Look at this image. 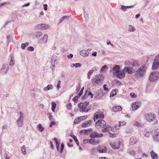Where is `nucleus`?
Returning a JSON list of instances; mask_svg holds the SVG:
<instances>
[{"label": "nucleus", "mask_w": 159, "mask_h": 159, "mask_svg": "<svg viewBox=\"0 0 159 159\" xmlns=\"http://www.w3.org/2000/svg\"><path fill=\"white\" fill-rule=\"evenodd\" d=\"M95 126L97 129L102 128L105 127L104 129H102V131L103 132H108L110 130H112L111 126L106 125L105 121L102 119L98 120L95 123Z\"/></svg>", "instance_id": "nucleus-1"}, {"label": "nucleus", "mask_w": 159, "mask_h": 159, "mask_svg": "<svg viewBox=\"0 0 159 159\" xmlns=\"http://www.w3.org/2000/svg\"><path fill=\"white\" fill-rule=\"evenodd\" d=\"M104 79V77L102 74L97 75L95 78L92 80V84L94 85H97L101 84Z\"/></svg>", "instance_id": "nucleus-2"}, {"label": "nucleus", "mask_w": 159, "mask_h": 159, "mask_svg": "<svg viewBox=\"0 0 159 159\" xmlns=\"http://www.w3.org/2000/svg\"><path fill=\"white\" fill-rule=\"evenodd\" d=\"M89 103V102L87 101L84 103L80 102L78 104V107L80 112H87L89 111V109L87 107Z\"/></svg>", "instance_id": "nucleus-3"}, {"label": "nucleus", "mask_w": 159, "mask_h": 159, "mask_svg": "<svg viewBox=\"0 0 159 159\" xmlns=\"http://www.w3.org/2000/svg\"><path fill=\"white\" fill-rule=\"evenodd\" d=\"M146 68L145 65H143L139 68L135 72V75L139 78L143 76L145 72Z\"/></svg>", "instance_id": "nucleus-4"}, {"label": "nucleus", "mask_w": 159, "mask_h": 159, "mask_svg": "<svg viewBox=\"0 0 159 159\" xmlns=\"http://www.w3.org/2000/svg\"><path fill=\"white\" fill-rule=\"evenodd\" d=\"M159 77V73L158 71H154L152 72L149 77V80L152 82H155Z\"/></svg>", "instance_id": "nucleus-5"}, {"label": "nucleus", "mask_w": 159, "mask_h": 159, "mask_svg": "<svg viewBox=\"0 0 159 159\" xmlns=\"http://www.w3.org/2000/svg\"><path fill=\"white\" fill-rule=\"evenodd\" d=\"M144 117L148 121H153L156 118V116L154 113H146L144 115Z\"/></svg>", "instance_id": "nucleus-6"}, {"label": "nucleus", "mask_w": 159, "mask_h": 159, "mask_svg": "<svg viewBox=\"0 0 159 159\" xmlns=\"http://www.w3.org/2000/svg\"><path fill=\"white\" fill-rule=\"evenodd\" d=\"M104 118V115L102 112H97L94 115L93 120L95 121L96 120L99 118L103 119Z\"/></svg>", "instance_id": "nucleus-7"}, {"label": "nucleus", "mask_w": 159, "mask_h": 159, "mask_svg": "<svg viewBox=\"0 0 159 159\" xmlns=\"http://www.w3.org/2000/svg\"><path fill=\"white\" fill-rule=\"evenodd\" d=\"M36 27L38 29L46 30L49 28L50 25H47L46 24H38L36 26Z\"/></svg>", "instance_id": "nucleus-8"}, {"label": "nucleus", "mask_w": 159, "mask_h": 159, "mask_svg": "<svg viewBox=\"0 0 159 159\" xmlns=\"http://www.w3.org/2000/svg\"><path fill=\"white\" fill-rule=\"evenodd\" d=\"M153 140L155 142H159V130L156 129L155 134L152 135Z\"/></svg>", "instance_id": "nucleus-9"}, {"label": "nucleus", "mask_w": 159, "mask_h": 159, "mask_svg": "<svg viewBox=\"0 0 159 159\" xmlns=\"http://www.w3.org/2000/svg\"><path fill=\"white\" fill-rule=\"evenodd\" d=\"M48 36L46 34H44L43 37L41 38L39 41V43H40L46 44L47 43L48 40Z\"/></svg>", "instance_id": "nucleus-10"}, {"label": "nucleus", "mask_w": 159, "mask_h": 159, "mask_svg": "<svg viewBox=\"0 0 159 159\" xmlns=\"http://www.w3.org/2000/svg\"><path fill=\"white\" fill-rule=\"evenodd\" d=\"M103 136L102 134H99L96 132H92L90 135V137L92 138H99L102 137Z\"/></svg>", "instance_id": "nucleus-11"}, {"label": "nucleus", "mask_w": 159, "mask_h": 159, "mask_svg": "<svg viewBox=\"0 0 159 159\" xmlns=\"http://www.w3.org/2000/svg\"><path fill=\"white\" fill-rule=\"evenodd\" d=\"M8 69V65L6 64H3L2 66V67L1 69V73L4 75L6 74Z\"/></svg>", "instance_id": "nucleus-12"}, {"label": "nucleus", "mask_w": 159, "mask_h": 159, "mask_svg": "<svg viewBox=\"0 0 159 159\" xmlns=\"http://www.w3.org/2000/svg\"><path fill=\"white\" fill-rule=\"evenodd\" d=\"M141 104L140 102H136L132 105V107L133 110L135 111L139 108L141 106Z\"/></svg>", "instance_id": "nucleus-13"}, {"label": "nucleus", "mask_w": 159, "mask_h": 159, "mask_svg": "<svg viewBox=\"0 0 159 159\" xmlns=\"http://www.w3.org/2000/svg\"><path fill=\"white\" fill-rule=\"evenodd\" d=\"M124 70H120L118 72V73L116 74L115 76H116L117 78L119 79L123 78L125 76V74Z\"/></svg>", "instance_id": "nucleus-14"}, {"label": "nucleus", "mask_w": 159, "mask_h": 159, "mask_svg": "<svg viewBox=\"0 0 159 159\" xmlns=\"http://www.w3.org/2000/svg\"><path fill=\"white\" fill-rule=\"evenodd\" d=\"M120 66H119L118 65H115L111 69V71H113V74L114 75H115L117 73H118V72L120 70Z\"/></svg>", "instance_id": "nucleus-15"}, {"label": "nucleus", "mask_w": 159, "mask_h": 159, "mask_svg": "<svg viewBox=\"0 0 159 159\" xmlns=\"http://www.w3.org/2000/svg\"><path fill=\"white\" fill-rule=\"evenodd\" d=\"M110 145L114 149H118L120 147V143L119 142L111 143Z\"/></svg>", "instance_id": "nucleus-16"}, {"label": "nucleus", "mask_w": 159, "mask_h": 159, "mask_svg": "<svg viewBox=\"0 0 159 159\" xmlns=\"http://www.w3.org/2000/svg\"><path fill=\"white\" fill-rule=\"evenodd\" d=\"M92 121L90 120L85 121L81 125V127L83 128H85L89 127L91 125Z\"/></svg>", "instance_id": "nucleus-17"}, {"label": "nucleus", "mask_w": 159, "mask_h": 159, "mask_svg": "<svg viewBox=\"0 0 159 159\" xmlns=\"http://www.w3.org/2000/svg\"><path fill=\"white\" fill-rule=\"evenodd\" d=\"M124 70L129 74H131L134 71H135V70L133 67H125Z\"/></svg>", "instance_id": "nucleus-18"}, {"label": "nucleus", "mask_w": 159, "mask_h": 159, "mask_svg": "<svg viewBox=\"0 0 159 159\" xmlns=\"http://www.w3.org/2000/svg\"><path fill=\"white\" fill-rule=\"evenodd\" d=\"M97 151L100 153H104L107 152V149L105 147H98Z\"/></svg>", "instance_id": "nucleus-19"}, {"label": "nucleus", "mask_w": 159, "mask_h": 159, "mask_svg": "<svg viewBox=\"0 0 159 159\" xmlns=\"http://www.w3.org/2000/svg\"><path fill=\"white\" fill-rule=\"evenodd\" d=\"M137 142L136 138L134 137H132L129 140V143L131 145L135 144Z\"/></svg>", "instance_id": "nucleus-20"}, {"label": "nucleus", "mask_w": 159, "mask_h": 159, "mask_svg": "<svg viewBox=\"0 0 159 159\" xmlns=\"http://www.w3.org/2000/svg\"><path fill=\"white\" fill-rule=\"evenodd\" d=\"M159 67V64L154 61L153 62L152 69L153 70L157 69Z\"/></svg>", "instance_id": "nucleus-21"}, {"label": "nucleus", "mask_w": 159, "mask_h": 159, "mask_svg": "<svg viewBox=\"0 0 159 159\" xmlns=\"http://www.w3.org/2000/svg\"><path fill=\"white\" fill-rule=\"evenodd\" d=\"M89 52H87V51L82 50L80 52V54L84 57H86L88 56Z\"/></svg>", "instance_id": "nucleus-22"}, {"label": "nucleus", "mask_w": 159, "mask_h": 159, "mask_svg": "<svg viewBox=\"0 0 159 159\" xmlns=\"http://www.w3.org/2000/svg\"><path fill=\"white\" fill-rule=\"evenodd\" d=\"M150 154L151 157L153 159H157L158 158V156L157 154L155 152L153 151L150 152Z\"/></svg>", "instance_id": "nucleus-23"}, {"label": "nucleus", "mask_w": 159, "mask_h": 159, "mask_svg": "<svg viewBox=\"0 0 159 159\" xmlns=\"http://www.w3.org/2000/svg\"><path fill=\"white\" fill-rule=\"evenodd\" d=\"M122 108L121 106H118L114 107L112 108V111L114 112H116L118 111H120L122 110Z\"/></svg>", "instance_id": "nucleus-24"}, {"label": "nucleus", "mask_w": 159, "mask_h": 159, "mask_svg": "<svg viewBox=\"0 0 159 159\" xmlns=\"http://www.w3.org/2000/svg\"><path fill=\"white\" fill-rule=\"evenodd\" d=\"M57 58V57L56 55H53L51 59V62L52 63V65L53 66H55V65L56 64V63L54 62V61L56 60V59Z\"/></svg>", "instance_id": "nucleus-25"}, {"label": "nucleus", "mask_w": 159, "mask_h": 159, "mask_svg": "<svg viewBox=\"0 0 159 159\" xmlns=\"http://www.w3.org/2000/svg\"><path fill=\"white\" fill-rule=\"evenodd\" d=\"M134 68H136L139 67V64L137 63V61L134 60H132V62L131 66Z\"/></svg>", "instance_id": "nucleus-26"}, {"label": "nucleus", "mask_w": 159, "mask_h": 159, "mask_svg": "<svg viewBox=\"0 0 159 159\" xmlns=\"http://www.w3.org/2000/svg\"><path fill=\"white\" fill-rule=\"evenodd\" d=\"M134 7V6L132 5L130 6H124L123 5L121 6V9L123 11H125L126 10V9L133 7Z\"/></svg>", "instance_id": "nucleus-27"}, {"label": "nucleus", "mask_w": 159, "mask_h": 159, "mask_svg": "<svg viewBox=\"0 0 159 159\" xmlns=\"http://www.w3.org/2000/svg\"><path fill=\"white\" fill-rule=\"evenodd\" d=\"M53 88L52 85L49 84L46 87L44 88L43 90L44 91H47L49 89H52Z\"/></svg>", "instance_id": "nucleus-28"}, {"label": "nucleus", "mask_w": 159, "mask_h": 159, "mask_svg": "<svg viewBox=\"0 0 159 159\" xmlns=\"http://www.w3.org/2000/svg\"><path fill=\"white\" fill-rule=\"evenodd\" d=\"M23 119H18L17 120V125L19 126H21L23 125Z\"/></svg>", "instance_id": "nucleus-29"}, {"label": "nucleus", "mask_w": 159, "mask_h": 159, "mask_svg": "<svg viewBox=\"0 0 159 159\" xmlns=\"http://www.w3.org/2000/svg\"><path fill=\"white\" fill-rule=\"evenodd\" d=\"M132 60L133 59L126 60L125 62V65L126 66H131Z\"/></svg>", "instance_id": "nucleus-30"}, {"label": "nucleus", "mask_w": 159, "mask_h": 159, "mask_svg": "<svg viewBox=\"0 0 159 159\" xmlns=\"http://www.w3.org/2000/svg\"><path fill=\"white\" fill-rule=\"evenodd\" d=\"M129 28L128 29L129 31L134 32L135 31V29L133 26L129 25Z\"/></svg>", "instance_id": "nucleus-31"}, {"label": "nucleus", "mask_w": 159, "mask_h": 159, "mask_svg": "<svg viewBox=\"0 0 159 159\" xmlns=\"http://www.w3.org/2000/svg\"><path fill=\"white\" fill-rule=\"evenodd\" d=\"M52 108L51 109L52 111L54 112L55 111V109L56 108V104L54 102H51Z\"/></svg>", "instance_id": "nucleus-32"}, {"label": "nucleus", "mask_w": 159, "mask_h": 159, "mask_svg": "<svg viewBox=\"0 0 159 159\" xmlns=\"http://www.w3.org/2000/svg\"><path fill=\"white\" fill-rule=\"evenodd\" d=\"M93 140H92V139H84L83 140V143L84 144H85L87 143H89L90 144L92 143V142Z\"/></svg>", "instance_id": "nucleus-33"}, {"label": "nucleus", "mask_w": 159, "mask_h": 159, "mask_svg": "<svg viewBox=\"0 0 159 159\" xmlns=\"http://www.w3.org/2000/svg\"><path fill=\"white\" fill-rule=\"evenodd\" d=\"M10 64L9 65L12 66L14 65V63L13 62V59H14V57H13V56L11 55H10Z\"/></svg>", "instance_id": "nucleus-34"}, {"label": "nucleus", "mask_w": 159, "mask_h": 159, "mask_svg": "<svg viewBox=\"0 0 159 159\" xmlns=\"http://www.w3.org/2000/svg\"><path fill=\"white\" fill-rule=\"evenodd\" d=\"M42 34L43 33L41 32L38 31L35 33V36L36 37L38 38L41 37Z\"/></svg>", "instance_id": "nucleus-35"}, {"label": "nucleus", "mask_w": 159, "mask_h": 159, "mask_svg": "<svg viewBox=\"0 0 159 159\" xmlns=\"http://www.w3.org/2000/svg\"><path fill=\"white\" fill-rule=\"evenodd\" d=\"M92 132V129L90 128L87 129H84V135H88Z\"/></svg>", "instance_id": "nucleus-36"}, {"label": "nucleus", "mask_w": 159, "mask_h": 159, "mask_svg": "<svg viewBox=\"0 0 159 159\" xmlns=\"http://www.w3.org/2000/svg\"><path fill=\"white\" fill-rule=\"evenodd\" d=\"M93 140L92 142V143L91 144L93 145H96L98 144L99 143V140H96L94 139H92Z\"/></svg>", "instance_id": "nucleus-37"}, {"label": "nucleus", "mask_w": 159, "mask_h": 159, "mask_svg": "<svg viewBox=\"0 0 159 159\" xmlns=\"http://www.w3.org/2000/svg\"><path fill=\"white\" fill-rule=\"evenodd\" d=\"M81 121V120L80 118V117H78L77 118L75 119L74 121V123L75 124H78L80 121Z\"/></svg>", "instance_id": "nucleus-38"}, {"label": "nucleus", "mask_w": 159, "mask_h": 159, "mask_svg": "<svg viewBox=\"0 0 159 159\" xmlns=\"http://www.w3.org/2000/svg\"><path fill=\"white\" fill-rule=\"evenodd\" d=\"M38 128L39 129V130L41 132L43 131L44 129V128L40 124H39L38 125Z\"/></svg>", "instance_id": "nucleus-39"}, {"label": "nucleus", "mask_w": 159, "mask_h": 159, "mask_svg": "<svg viewBox=\"0 0 159 159\" xmlns=\"http://www.w3.org/2000/svg\"><path fill=\"white\" fill-rule=\"evenodd\" d=\"M93 70H89V71L88 72V78L89 79L91 77L90 76V75H91L92 74L93 72Z\"/></svg>", "instance_id": "nucleus-40"}, {"label": "nucleus", "mask_w": 159, "mask_h": 159, "mask_svg": "<svg viewBox=\"0 0 159 159\" xmlns=\"http://www.w3.org/2000/svg\"><path fill=\"white\" fill-rule=\"evenodd\" d=\"M47 115L48 116V117H49V119L51 120H54L53 116H52L51 115V114L50 113H48L47 114Z\"/></svg>", "instance_id": "nucleus-41"}, {"label": "nucleus", "mask_w": 159, "mask_h": 159, "mask_svg": "<svg viewBox=\"0 0 159 159\" xmlns=\"http://www.w3.org/2000/svg\"><path fill=\"white\" fill-rule=\"evenodd\" d=\"M146 133L145 134V136L147 137H148L150 136L151 134V131H145Z\"/></svg>", "instance_id": "nucleus-42"}, {"label": "nucleus", "mask_w": 159, "mask_h": 159, "mask_svg": "<svg viewBox=\"0 0 159 159\" xmlns=\"http://www.w3.org/2000/svg\"><path fill=\"white\" fill-rule=\"evenodd\" d=\"M25 146H23L21 148V151L22 152V153L24 155H25L26 154V152L25 151Z\"/></svg>", "instance_id": "nucleus-43"}, {"label": "nucleus", "mask_w": 159, "mask_h": 159, "mask_svg": "<svg viewBox=\"0 0 159 159\" xmlns=\"http://www.w3.org/2000/svg\"><path fill=\"white\" fill-rule=\"evenodd\" d=\"M68 17L66 16H64L62 17V18H61L59 20L58 23V24H59L60 23H61L64 19H65V18H67Z\"/></svg>", "instance_id": "nucleus-44"}, {"label": "nucleus", "mask_w": 159, "mask_h": 159, "mask_svg": "<svg viewBox=\"0 0 159 159\" xmlns=\"http://www.w3.org/2000/svg\"><path fill=\"white\" fill-rule=\"evenodd\" d=\"M73 139L75 142L77 146H79V143L78 140H77L76 137L75 135H74Z\"/></svg>", "instance_id": "nucleus-45"}, {"label": "nucleus", "mask_w": 159, "mask_h": 159, "mask_svg": "<svg viewBox=\"0 0 159 159\" xmlns=\"http://www.w3.org/2000/svg\"><path fill=\"white\" fill-rule=\"evenodd\" d=\"M20 117L19 118L20 119H23L24 114L22 112L20 111Z\"/></svg>", "instance_id": "nucleus-46"}, {"label": "nucleus", "mask_w": 159, "mask_h": 159, "mask_svg": "<svg viewBox=\"0 0 159 159\" xmlns=\"http://www.w3.org/2000/svg\"><path fill=\"white\" fill-rule=\"evenodd\" d=\"M154 61L156 62H157L159 64V55L157 56L154 59Z\"/></svg>", "instance_id": "nucleus-47"}, {"label": "nucleus", "mask_w": 159, "mask_h": 159, "mask_svg": "<svg viewBox=\"0 0 159 159\" xmlns=\"http://www.w3.org/2000/svg\"><path fill=\"white\" fill-rule=\"evenodd\" d=\"M81 121L83 120H85L87 118V116H82L79 117Z\"/></svg>", "instance_id": "nucleus-48"}, {"label": "nucleus", "mask_w": 159, "mask_h": 159, "mask_svg": "<svg viewBox=\"0 0 159 159\" xmlns=\"http://www.w3.org/2000/svg\"><path fill=\"white\" fill-rule=\"evenodd\" d=\"M64 145L63 143H62L61 144V149L60 150V152L61 153L63 151V150L64 148Z\"/></svg>", "instance_id": "nucleus-49"}, {"label": "nucleus", "mask_w": 159, "mask_h": 159, "mask_svg": "<svg viewBox=\"0 0 159 159\" xmlns=\"http://www.w3.org/2000/svg\"><path fill=\"white\" fill-rule=\"evenodd\" d=\"M107 68V66L106 65H104L102 67L101 69V71H104Z\"/></svg>", "instance_id": "nucleus-50"}, {"label": "nucleus", "mask_w": 159, "mask_h": 159, "mask_svg": "<svg viewBox=\"0 0 159 159\" xmlns=\"http://www.w3.org/2000/svg\"><path fill=\"white\" fill-rule=\"evenodd\" d=\"M117 134H112L111 133H109V136L110 137L115 138Z\"/></svg>", "instance_id": "nucleus-51"}, {"label": "nucleus", "mask_w": 159, "mask_h": 159, "mask_svg": "<svg viewBox=\"0 0 159 159\" xmlns=\"http://www.w3.org/2000/svg\"><path fill=\"white\" fill-rule=\"evenodd\" d=\"M75 65V68L80 67L82 66V64L79 63H76Z\"/></svg>", "instance_id": "nucleus-52"}, {"label": "nucleus", "mask_w": 159, "mask_h": 159, "mask_svg": "<svg viewBox=\"0 0 159 159\" xmlns=\"http://www.w3.org/2000/svg\"><path fill=\"white\" fill-rule=\"evenodd\" d=\"M72 107V105L71 103L67 105H66V108L67 109L69 110Z\"/></svg>", "instance_id": "nucleus-53"}, {"label": "nucleus", "mask_w": 159, "mask_h": 159, "mask_svg": "<svg viewBox=\"0 0 159 159\" xmlns=\"http://www.w3.org/2000/svg\"><path fill=\"white\" fill-rule=\"evenodd\" d=\"M34 48L32 46H30L28 48V50L29 51H34Z\"/></svg>", "instance_id": "nucleus-54"}, {"label": "nucleus", "mask_w": 159, "mask_h": 159, "mask_svg": "<svg viewBox=\"0 0 159 159\" xmlns=\"http://www.w3.org/2000/svg\"><path fill=\"white\" fill-rule=\"evenodd\" d=\"M129 153L131 155H134L135 154V152L134 150H132L129 152Z\"/></svg>", "instance_id": "nucleus-55"}, {"label": "nucleus", "mask_w": 159, "mask_h": 159, "mask_svg": "<svg viewBox=\"0 0 159 159\" xmlns=\"http://www.w3.org/2000/svg\"><path fill=\"white\" fill-rule=\"evenodd\" d=\"M107 86V85L106 84H104L103 85V88H104V90L106 91H108L109 89H108V88L106 87Z\"/></svg>", "instance_id": "nucleus-56"}, {"label": "nucleus", "mask_w": 159, "mask_h": 159, "mask_svg": "<svg viewBox=\"0 0 159 159\" xmlns=\"http://www.w3.org/2000/svg\"><path fill=\"white\" fill-rule=\"evenodd\" d=\"M88 95H90L91 98H93V96L94 95V94H92V93L91 92L89 91L88 93Z\"/></svg>", "instance_id": "nucleus-57"}, {"label": "nucleus", "mask_w": 159, "mask_h": 159, "mask_svg": "<svg viewBox=\"0 0 159 159\" xmlns=\"http://www.w3.org/2000/svg\"><path fill=\"white\" fill-rule=\"evenodd\" d=\"M134 125H136L137 126H139L140 125V124L138 122L136 121L134 123Z\"/></svg>", "instance_id": "nucleus-58"}, {"label": "nucleus", "mask_w": 159, "mask_h": 159, "mask_svg": "<svg viewBox=\"0 0 159 159\" xmlns=\"http://www.w3.org/2000/svg\"><path fill=\"white\" fill-rule=\"evenodd\" d=\"M78 98V96H75L73 99V100L74 101V102L75 103H77L78 102V100L77 98Z\"/></svg>", "instance_id": "nucleus-59"}, {"label": "nucleus", "mask_w": 159, "mask_h": 159, "mask_svg": "<svg viewBox=\"0 0 159 159\" xmlns=\"http://www.w3.org/2000/svg\"><path fill=\"white\" fill-rule=\"evenodd\" d=\"M55 125V122L54 121H52L50 122L49 127H51L52 126V125Z\"/></svg>", "instance_id": "nucleus-60"}, {"label": "nucleus", "mask_w": 159, "mask_h": 159, "mask_svg": "<svg viewBox=\"0 0 159 159\" xmlns=\"http://www.w3.org/2000/svg\"><path fill=\"white\" fill-rule=\"evenodd\" d=\"M73 55L72 54H70L69 55L67 56V57L69 59H71L73 57Z\"/></svg>", "instance_id": "nucleus-61"}, {"label": "nucleus", "mask_w": 159, "mask_h": 159, "mask_svg": "<svg viewBox=\"0 0 159 159\" xmlns=\"http://www.w3.org/2000/svg\"><path fill=\"white\" fill-rule=\"evenodd\" d=\"M107 44H110L112 47H114V45L111 44V42H110V41L109 40H107Z\"/></svg>", "instance_id": "nucleus-62"}, {"label": "nucleus", "mask_w": 159, "mask_h": 159, "mask_svg": "<svg viewBox=\"0 0 159 159\" xmlns=\"http://www.w3.org/2000/svg\"><path fill=\"white\" fill-rule=\"evenodd\" d=\"M130 96L132 97V98H134L136 97V96L134 93H130Z\"/></svg>", "instance_id": "nucleus-63"}, {"label": "nucleus", "mask_w": 159, "mask_h": 159, "mask_svg": "<svg viewBox=\"0 0 159 159\" xmlns=\"http://www.w3.org/2000/svg\"><path fill=\"white\" fill-rule=\"evenodd\" d=\"M43 6L44 7V10L45 11H47L48 7L47 5V4H43Z\"/></svg>", "instance_id": "nucleus-64"}]
</instances>
